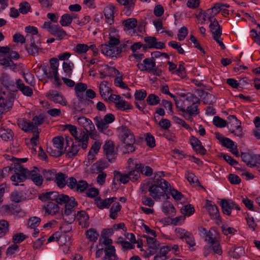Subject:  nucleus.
Instances as JSON below:
<instances>
[{"label": "nucleus", "instance_id": "obj_1", "mask_svg": "<svg viewBox=\"0 0 260 260\" xmlns=\"http://www.w3.org/2000/svg\"><path fill=\"white\" fill-rule=\"evenodd\" d=\"M198 101V98L192 94H187L182 103L176 100L177 108L184 113V117L189 121H192V116H195L199 113L198 106L196 102Z\"/></svg>", "mask_w": 260, "mask_h": 260}, {"label": "nucleus", "instance_id": "obj_2", "mask_svg": "<svg viewBox=\"0 0 260 260\" xmlns=\"http://www.w3.org/2000/svg\"><path fill=\"white\" fill-rule=\"evenodd\" d=\"M117 131L119 133V138L124 144L122 148V152L126 154L134 152L136 150L134 146L136 140L133 133L123 125L118 127Z\"/></svg>", "mask_w": 260, "mask_h": 260}, {"label": "nucleus", "instance_id": "obj_3", "mask_svg": "<svg viewBox=\"0 0 260 260\" xmlns=\"http://www.w3.org/2000/svg\"><path fill=\"white\" fill-rule=\"evenodd\" d=\"M169 186L170 184L168 181L160 177L156 178L155 176L149 187L150 196L155 201L159 200L161 197L164 196L169 191Z\"/></svg>", "mask_w": 260, "mask_h": 260}, {"label": "nucleus", "instance_id": "obj_4", "mask_svg": "<svg viewBox=\"0 0 260 260\" xmlns=\"http://www.w3.org/2000/svg\"><path fill=\"white\" fill-rule=\"evenodd\" d=\"M15 169V174L11 176V180L15 186L18 185L19 183L23 182L26 178L31 179L39 175V170L36 167L29 171L22 165H17Z\"/></svg>", "mask_w": 260, "mask_h": 260}, {"label": "nucleus", "instance_id": "obj_5", "mask_svg": "<svg viewBox=\"0 0 260 260\" xmlns=\"http://www.w3.org/2000/svg\"><path fill=\"white\" fill-rule=\"evenodd\" d=\"M44 120V117L42 115H39L33 118L32 122H27L24 119H19L17 124L19 127L25 132L35 133L39 132L38 127L43 123Z\"/></svg>", "mask_w": 260, "mask_h": 260}, {"label": "nucleus", "instance_id": "obj_6", "mask_svg": "<svg viewBox=\"0 0 260 260\" xmlns=\"http://www.w3.org/2000/svg\"><path fill=\"white\" fill-rule=\"evenodd\" d=\"M93 120L99 131L105 133L109 127V124L115 120V116L112 113H108L105 115L103 119L96 116L93 118Z\"/></svg>", "mask_w": 260, "mask_h": 260}, {"label": "nucleus", "instance_id": "obj_7", "mask_svg": "<svg viewBox=\"0 0 260 260\" xmlns=\"http://www.w3.org/2000/svg\"><path fill=\"white\" fill-rule=\"evenodd\" d=\"M26 37L27 43L25 45V49L27 53L30 55H38L39 51L41 50L39 39H35V37H34L32 35L26 36Z\"/></svg>", "mask_w": 260, "mask_h": 260}, {"label": "nucleus", "instance_id": "obj_8", "mask_svg": "<svg viewBox=\"0 0 260 260\" xmlns=\"http://www.w3.org/2000/svg\"><path fill=\"white\" fill-rule=\"evenodd\" d=\"M13 103L14 98L10 93L7 95L4 92L0 93V114L10 110Z\"/></svg>", "mask_w": 260, "mask_h": 260}, {"label": "nucleus", "instance_id": "obj_9", "mask_svg": "<svg viewBox=\"0 0 260 260\" xmlns=\"http://www.w3.org/2000/svg\"><path fill=\"white\" fill-rule=\"evenodd\" d=\"M53 146L56 149L53 150L51 147L47 148V152L51 155L55 157L61 156L63 153L64 139L62 137H56L53 138Z\"/></svg>", "mask_w": 260, "mask_h": 260}, {"label": "nucleus", "instance_id": "obj_10", "mask_svg": "<svg viewBox=\"0 0 260 260\" xmlns=\"http://www.w3.org/2000/svg\"><path fill=\"white\" fill-rule=\"evenodd\" d=\"M209 27L214 40L216 41L222 49H224L225 47L222 41V40L220 38L222 34V30L218 22L216 19H214L213 21L210 23Z\"/></svg>", "mask_w": 260, "mask_h": 260}, {"label": "nucleus", "instance_id": "obj_11", "mask_svg": "<svg viewBox=\"0 0 260 260\" xmlns=\"http://www.w3.org/2000/svg\"><path fill=\"white\" fill-rule=\"evenodd\" d=\"M65 204L64 208V214L66 216H72L71 219L74 220L75 218V213L74 211V208L78 205L77 202L76 201L74 197L69 198L63 201V204Z\"/></svg>", "mask_w": 260, "mask_h": 260}, {"label": "nucleus", "instance_id": "obj_12", "mask_svg": "<svg viewBox=\"0 0 260 260\" xmlns=\"http://www.w3.org/2000/svg\"><path fill=\"white\" fill-rule=\"evenodd\" d=\"M105 154L109 161L113 162L116 158L117 153L115 151L114 145L112 141H108L103 146Z\"/></svg>", "mask_w": 260, "mask_h": 260}, {"label": "nucleus", "instance_id": "obj_13", "mask_svg": "<svg viewBox=\"0 0 260 260\" xmlns=\"http://www.w3.org/2000/svg\"><path fill=\"white\" fill-rule=\"evenodd\" d=\"M46 96L55 103L60 104L62 106H66L67 104V102L62 94L56 90H49L46 93Z\"/></svg>", "mask_w": 260, "mask_h": 260}, {"label": "nucleus", "instance_id": "obj_14", "mask_svg": "<svg viewBox=\"0 0 260 260\" xmlns=\"http://www.w3.org/2000/svg\"><path fill=\"white\" fill-rule=\"evenodd\" d=\"M241 158L242 160L250 167H253L257 164H260V155L242 153Z\"/></svg>", "mask_w": 260, "mask_h": 260}, {"label": "nucleus", "instance_id": "obj_15", "mask_svg": "<svg viewBox=\"0 0 260 260\" xmlns=\"http://www.w3.org/2000/svg\"><path fill=\"white\" fill-rule=\"evenodd\" d=\"M143 237L146 239L148 249L146 250L147 256L154 254L159 248V244L156 240L147 235H144Z\"/></svg>", "mask_w": 260, "mask_h": 260}, {"label": "nucleus", "instance_id": "obj_16", "mask_svg": "<svg viewBox=\"0 0 260 260\" xmlns=\"http://www.w3.org/2000/svg\"><path fill=\"white\" fill-rule=\"evenodd\" d=\"M50 64L49 71L48 72L46 68L43 69V71L48 78L52 79L53 77L58 75V68L59 63L56 58H52L50 60Z\"/></svg>", "mask_w": 260, "mask_h": 260}, {"label": "nucleus", "instance_id": "obj_17", "mask_svg": "<svg viewBox=\"0 0 260 260\" xmlns=\"http://www.w3.org/2000/svg\"><path fill=\"white\" fill-rule=\"evenodd\" d=\"M100 49L103 54L112 58L116 57L117 55L120 53V50H118L116 46L103 44L100 46Z\"/></svg>", "mask_w": 260, "mask_h": 260}, {"label": "nucleus", "instance_id": "obj_18", "mask_svg": "<svg viewBox=\"0 0 260 260\" xmlns=\"http://www.w3.org/2000/svg\"><path fill=\"white\" fill-rule=\"evenodd\" d=\"M104 168L101 162H98L92 166V170L93 172L95 173V171L97 172L96 173L99 172L96 177V181L100 185H103L105 183L107 176L106 173L102 171Z\"/></svg>", "mask_w": 260, "mask_h": 260}, {"label": "nucleus", "instance_id": "obj_19", "mask_svg": "<svg viewBox=\"0 0 260 260\" xmlns=\"http://www.w3.org/2000/svg\"><path fill=\"white\" fill-rule=\"evenodd\" d=\"M75 139L81 144L82 149H85L87 148L88 142V134L87 131L79 129Z\"/></svg>", "mask_w": 260, "mask_h": 260}, {"label": "nucleus", "instance_id": "obj_20", "mask_svg": "<svg viewBox=\"0 0 260 260\" xmlns=\"http://www.w3.org/2000/svg\"><path fill=\"white\" fill-rule=\"evenodd\" d=\"M144 41L149 48L161 49L165 47V43L161 42H157L156 38L154 37H146L144 38Z\"/></svg>", "mask_w": 260, "mask_h": 260}, {"label": "nucleus", "instance_id": "obj_21", "mask_svg": "<svg viewBox=\"0 0 260 260\" xmlns=\"http://www.w3.org/2000/svg\"><path fill=\"white\" fill-rule=\"evenodd\" d=\"M155 62L153 58H145L143 63H139L137 67L141 71H147L150 73L153 70V69L155 67Z\"/></svg>", "mask_w": 260, "mask_h": 260}, {"label": "nucleus", "instance_id": "obj_22", "mask_svg": "<svg viewBox=\"0 0 260 260\" xmlns=\"http://www.w3.org/2000/svg\"><path fill=\"white\" fill-rule=\"evenodd\" d=\"M190 144L197 153L202 155H204L206 153V150L202 145L201 142L195 137L191 136Z\"/></svg>", "mask_w": 260, "mask_h": 260}, {"label": "nucleus", "instance_id": "obj_23", "mask_svg": "<svg viewBox=\"0 0 260 260\" xmlns=\"http://www.w3.org/2000/svg\"><path fill=\"white\" fill-rule=\"evenodd\" d=\"M76 119L78 124L82 126L84 128L83 130H85V131L91 130V128L94 126L92 121L85 117H79Z\"/></svg>", "mask_w": 260, "mask_h": 260}, {"label": "nucleus", "instance_id": "obj_24", "mask_svg": "<svg viewBox=\"0 0 260 260\" xmlns=\"http://www.w3.org/2000/svg\"><path fill=\"white\" fill-rule=\"evenodd\" d=\"M206 208L209 215L213 219H219V213L217 207L215 204H212L210 201H207L206 203Z\"/></svg>", "mask_w": 260, "mask_h": 260}, {"label": "nucleus", "instance_id": "obj_25", "mask_svg": "<svg viewBox=\"0 0 260 260\" xmlns=\"http://www.w3.org/2000/svg\"><path fill=\"white\" fill-rule=\"evenodd\" d=\"M116 198L113 197L102 200L101 198H96L95 203L96 206L101 209L108 208L110 205L115 201Z\"/></svg>", "mask_w": 260, "mask_h": 260}, {"label": "nucleus", "instance_id": "obj_26", "mask_svg": "<svg viewBox=\"0 0 260 260\" xmlns=\"http://www.w3.org/2000/svg\"><path fill=\"white\" fill-rule=\"evenodd\" d=\"M77 218L79 221V223L83 228H87L89 226V217L86 212L84 211L78 212L77 214Z\"/></svg>", "mask_w": 260, "mask_h": 260}, {"label": "nucleus", "instance_id": "obj_27", "mask_svg": "<svg viewBox=\"0 0 260 260\" xmlns=\"http://www.w3.org/2000/svg\"><path fill=\"white\" fill-rule=\"evenodd\" d=\"M43 208L45 210V214L52 215L58 213L59 210L58 206L52 202H48Z\"/></svg>", "mask_w": 260, "mask_h": 260}, {"label": "nucleus", "instance_id": "obj_28", "mask_svg": "<svg viewBox=\"0 0 260 260\" xmlns=\"http://www.w3.org/2000/svg\"><path fill=\"white\" fill-rule=\"evenodd\" d=\"M17 88L21 91L22 93L28 96H30L32 94V90L29 86H25L22 81L18 79L16 82Z\"/></svg>", "mask_w": 260, "mask_h": 260}, {"label": "nucleus", "instance_id": "obj_29", "mask_svg": "<svg viewBox=\"0 0 260 260\" xmlns=\"http://www.w3.org/2000/svg\"><path fill=\"white\" fill-rule=\"evenodd\" d=\"M114 6L110 5L104 9V14L106 22L109 24H112L114 22Z\"/></svg>", "mask_w": 260, "mask_h": 260}, {"label": "nucleus", "instance_id": "obj_30", "mask_svg": "<svg viewBox=\"0 0 260 260\" xmlns=\"http://www.w3.org/2000/svg\"><path fill=\"white\" fill-rule=\"evenodd\" d=\"M119 3L124 6L123 10L124 13L127 15H129L132 10L133 9L135 0H117Z\"/></svg>", "mask_w": 260, "mask_h": 260}, {"label": "nucleus", "instance_id": "obj_31", "mask_svg": "<svg viewBox=\"0 0 260 260\" xmlns=\"http://www.w3.org/2000/svg\"><path fill=\"white\" fill-rule=\"evenodd\" d=\"M50 200L54 201L56 203L62 204L63 201L68 199V196L64 194H59L57 192H50Z\"/></svg>", "mask_w": 260, "mask_h": 260}, {"label": "nucleus", "instance_id": "obj_32", "mask_svg": "<svg viewBox=\"0 0 260 260\" xmlns=\"http://www.w3.org/2000/svg\"><path fill=\"white\" fill-rule=\"evenodd\" d=\"M105 255L103 260H117L115 249L114 246L106 247L105 249Z\"/></svg>", "mask_w": 260, "mask_h": 260}, {"label": "nucleus", "instance_id": "obj_33", "mask_svg": "<svg viewBox=\"0 0 260 260\" xmlns=\"http://www.w3.org/2000/svg\"><path fill=\"white\" fill-rule=\"evenodd\" d=\"M74 68V63L71 61H64L62 63V69L65 77L70 78Z\"/></svg>", "mask_w": 260, "mask_h": 260}, {"label": "nucleus", "instance_id": "obj_34", "mask_svg": "<svg viewBox=\"0 0 260 260\" xmlns=\"http://www.w3.org/2000/svg\"><path fill=\"white\" fill-rule=\"evenodd\" d=\"M114 178L113 179V183L116 184V181H120V182L126 184L129 180L128 174H121L120 172L117 171L114 172Z\"/></svg>", "mask_w": 260, "mask_h": 260}, {"label": "nucleus", "instance_id": "obj_35", "mask_svg": "<svg viewBox=\"0 0 260 260\" xmlns=\"http://www.w3.org/2000/svg\"><path fill=\"white\" fill-rule=\"evenodd\" d=\"M66 175L61 172H59L56 173L54 179L58 187L63 188L66 184Z\"/></svg>", "mask_w": 260, "mask_h": 260}, {"label": "nucleus", "instance_id": "obj_36", "mask_svg": "<svg viewBox=\"0 0 260 260\" xmlns=\"http://www.w3.org/2000/svg\"><path fill=\"white\" fill-rule=\"evenodd\" d=\"M101 143L99 141H95L92 145L88 154V157L89 159H94V156L96 154L101 148Z\"/></svg>", "mask_w": 260, "mask_h": 260}, {"label": "nucleus", "instance_id": "obj_37", "mask_svg": "<svg viewBox=\"0 0 260 260\" xmlns=\"http://www.w3.org/2000/svg\"><path fill=\"white\" fill-rule=\"evenodd\" d=\"M162 211L167 215L169 216H174L175 214V209L172 204L169 202L164 203L162 207Z\"/></svg>", "mask_w": 260, "mask_h": 260}, {"label": "nucleus", "instance_id": "obj_38", "mask_svg": "<svg viewBox=\"0 0 260 260\" xmlns=\"http://www.w3.org/2000/svg\"><path fill=\"white\" fill-rule=\"evenodd\" d=\"M128 167L129 170H138L140 171L142 167V164L137 159H133L130 158L127 161Z\"/></svg>", "mask_w": 260, "mask_h": 260}, {"label": "nucleus", "instance_id": "obj_39", "mask_svg": "<svg viewBox=\"0 0 260 260\" xmlns=\"http://www.w3.org/2000/svg\"><path fill=\"white\" fill-rule=\"evenodd\" d=\"M124 29L130 30L135 28L137 25V20L136 18H131L122 21Z\"/></svg>", "mask_w": 260, "mask_h": 260}, {"label": "nucleus", "instance_id": "obj_40", "mask_svg": "<svg viewBox=\"0 0 260 260\" xmlns=\"http://www.w3.org/2000/svg\"><path fill=\"white\" fill-rule=\"evenodd\" d=\"M50 34L57 37L59 40L62 39L67 35L66 32L63 29L56 25H53Z\"/></svg>", "mask_w": 260, "mask_h": 260}, {"label": "nucleus", "instance_id": "obj_41", "mask_svg": "<svg viewBox=\"0 0 260 260\" xmlns=\"http://www.w3.org/2000/svg\"><path fill=\"white\" fill-rule=\"evenodd\" d=\"M215 16L214 14L213 13L212 11H211L210 9H208L204 13H200L199 14L198 17H202V19L204 21L208 20L210 22H213V18Z\"/></svg>", "mask_w": 260, "mask_h": 260}, {"label": "nucleus", "instance_id": "obj_42", "mask_svg": "<svg viewBox=\"0 0 260 260\" xmlns=\"http://www.w3.org/2000/svg\"><path fill=\"white\" fill-rule=\"evenodd\" d=\"M111 91V88L108 86V82L104 81L100 85V93L101 95L104 98L109 94Z\"/></svg>", "mask_w": 260, "mask_h": 260}, {"label": "nucleus", "instance_id": "obj_43", "mask_svg": "<svg viewBox=\"0 0 260 260\" xmlns=\"http://www.w3.org/2000/svg\"><path fill=\"white\" fill-rule=\"evenodd\" d=\"M0 64L5 68H10L12 70H15L16 68V64L14 63L12 59L8 58H3L0 59Z\"/></svg>", "mask_w": 260, "mask_h": 260}, {"label": "nucleus", "instance_id": "obj_44", "mask_svg": "<svg viewBox=\"0 0 260 260\" xmlns=\"http://www.w3.org/2000/svg\"><path fill=\"white\" fill-rule=\"evenodd\" d=\"M86 235L87 238L90 241L92 242H95L98 237H99V233L94 229H90L87 230L86 232Z\"/></svg>", "mask_w": 260, "mask_h": 260}, {"label": "nucleus", "instance_id": "obj_45", "mask_svg": "<svg viewBox=\"0 0 260 260\" xmlns=\"http://www.w3.org/2000/svg\"><path fill=\"white\" fill-rule=\"evenodd\" d=\"M229 253L232 257L235 258H238L244 254V251L242 247H239L235 248L233 249H231Z\"/></svg>", "mask_w": 260, "mask_h": 260}, {"label": "nucleus", "instance_id": "obj_46", "mask_svg": "<svg viewBox=\"0 0 260 260\" xmlns=\"http://www.w3.org/2000/svg\"><path fill=\"white\" fill-rule=\"evenodd\" d=\"M41 222L39 217L34 216L30 218L27 221V226L30 229L37 228Z\"/></svg>", "mask_w": 260, "mask_h": 260}, {"label": "nucleus", "instance_id": "obj_47", "mask_svg": "<svg viewBox=\"0 0 260 260\" xmlns=\"http://www.w3.org/2000/svg\"><path fill=\"white\" fill-rule=\"evenodd\" d=\"M121 209V206L118 203H116L113 205L110 209V217L113 219L116 218L117 216V213L120 211Z\"/></svg>", "mask_w": 260, "mask_h": 260}, {"label": "nucleus", "instance_id": "obj_48", "mask_svg": "<svg viewBox=\"0 0 260 260\" xmlns=\"http://www.w3.org/2000/svg\"><path fill=\"white\" fill-rule=\"evenodd\" d=\"M180 211L184 215L190 216L194 212V207L190 204L183 206Z\"/></svg>", "mask_w": 260, "mask_h": 260}, {"label": "nucleus", "instance_id": "obj_49", "mask_svg": "<svg viewBox=\"0 0 260 260\" xmlns=\"http://www.w3.org/2000/svg\"><path fill=\"white\" fill-rule=\"evenodd\" d=\"M9 231V223L5 220H0V238L4 236Z\"/></svg>", "mask_w": 260, "mask_h": 260}, {"label": "nucleus", "instance_id": "obj_50", "mask_svg": "<svg viewBox=\"0 0 260 260\" xmlns=\"http://www.w3.org/2000/svg\"><path fill=\"white\" fill-rule=\"evenodd\" d=\"M73 17L68 14H63L60 20V23L62 26H69L72 21Z\"/></svg>", "mask_w": 260, "mask_h": 260}, {"label": "nucleus", "instance_id": "obj_51", "mask_svg": "<svg viewBox=\"0 0 260 260\" xmlns=\"http://www.w3.org/2000/svg\"><path fill=\"white\" fill-rule=\"evenodd\" d=\"M115 105L118 109L121 110L130 109L132 108L131 105L124 100H122L121 98L117 102H116V104Z\"/></svg>", "mask_w": 260, "mask_h": 260}, {"label": "nucleus", "instance_id": "obj_52", "mask_svg": "<svg viewBox=\"0 0 260 260\" xmlns=\"http://www.w3.org/2000/svg\"><path fill=\"white\" fill-rule=\"evenodd\" d=\"M146 101L149 105L153 106L157 105L160 102V99L158 96L152 93L148 95Z\"/></svg>", "mask_w": 260, "mask_h": 260}, {"label": "nucleus", "instance_id": "obj_53", "mask_svg": "<svg viewBox=\"0 0 260 260\" xmlns=\"http://www.w3.org/2000/svg\"><path fill=\"white\" fill-rule=\"evenodd\" d=\"M42 174L44 175V178L48 181L53 180L54 179L56 175V172L54 170H43Z\"/></svg>", "mask_w": 260, "mask_h": 260}, {"label": "nucleus", "instance_id": "obj_54", "mask_svg": "<svg viewBox=\"0 0 260 260\" xmlns=\"http://www.w3.org/2000/svg\"><path fill=\"white\" fill-rule=\"evenodd\" d=\"M10 198L12 202L19 203L22 201L23 196L21 193L15 190L11 193Z\"/></svg>", "mask_w": 260, "mask_h": 260}, {"label": "nucleus", "instance_id": "obj_55", "mask_svg": "<svg viewBox=\"0 0 260 260\" xmlns=\"http://www.w3.org/2000/svg\"><path fill=\"white\" fill-rule=\"evenodd\" d=\"M88 183L86 181L81 180L78 182L75 190L80 192H83L88 187Z\"/></svg>", "mask_w": 260, "mask_h": 260}, {"label": "nucleus", "instance_id": "obj_56", "mask_svg": "<svg viewBox=\"0 0 260 260\" xmlns=\"http://www.w3.org/2000/svg\"><path fill=\"white\" fill-rule=\"evenodd\" d=\"M213 123L216 126L221 128L225 127L226 124V121L225 120L217 116L213 118Z\"/></svg>", "mask_w": 260, "mask_h": 260}, {"label": "nucleus", "instance_id": "obj_57", "mask_svg": "<svg viewBox=\"0 0 260 260\" xmlns=\"http://www.w3.org/2000/svg\"><path fill=\"white\" fill-rule=\"evenodd\" d=\"M25 31L27 33L26 36L32 35L34 37H35V39H38L39 38L37 36L38 31L37 27L35 26H28L25 28Z\"/></svg>", "mask_w": 260, "mask_h": 260}, {"label": "nucleus", "instance_id": "obj_58", "mask_svg": "<svg viewBox=\"0 0 260 260\" xmlns=\"http://www.w3.org/2000/svg\"><path fill=\"white\" fill-rule=\"evenodd\" d=\"M80 144L73 143L71 148L69 149L68 155L69 157H71L76 155L79 150Z\"/></svg>", "mask_w": 260, "mask_h": 260}, {"label": "nucleus", "instance_id": "obj_59", "mask_svg": "<svg viewBox=\"0 0 260 260\" xmlns=\"http://www.w3.org/2000/svg\"><path fill=\"white\" fill-rule=\"evenodd\" d=\"M169 191H170L172 197L176 200H180L183 197V195L181 192L178 191L177 190L174 188H171L170 185L169 187Z\"/></svg>", "mask_w": 260, "mask_h": 260}, {"label": "nucleus", "instance_id": "obj_60", "mask_svg": "<svg viewBox=\"0 0 260 260\" xmlns=\"http://www.w3.org/2000/svg\"><path fill=\"white\" fill-rule=\"evenodd\" d=\"M226 203H229L228 200H222L220 202V205L221 206L223 213L226 215H230L231 213V209L229 206L224 205Z\"/></svg>", "mask_w": 260, "mask_h": 260}, {"label": "nucleus", "instance_id": "obj_61", "mask_svg": "<svg viewBox=\"0 0 260 260\" xmlns=\"http://www.w3.org/2000/svg\"><path fill=\"white\" fill-rule=\"evenodd\" d=\"M13 41L16 43H20L21 44H23L24 43H27V37L26 36L24 37L21 34L19 33L15 34L13 36Z\"/></svg>", "mask_w": 260, "mask_h": 260}, {"label": "nucleus", "instance_id": "obj_62", "mask_svg": "<svg viewBox=\"0 0 260 260\" xmlns=\"http://www.w3.org/2000/svg\"><path fill=\"white\" fill-rule=\"evenodd\" d=\"M188 34L187 29L186 27L183 26L179 29L178 33V38L180 41H183L186 37Z\"/></svg>", "mask_w": 260, "mask_h": 260}, {"label": "nucleus", "instance_id": "obj_63", "mask_svg": "<svg viewBox=\"0 0 260 260\" xmlns=\"http://www.w3.org/2000/svg\"><path fill=\"white\" fill-rule=\"evenodd\" d=\"M169 45L174 49L177 50L179 53L184 54V51L181 46V44L176 41H171L169 43Z\"/></svg>", "mask_w": 260, "mask_h": 260}, {"label": "nucleus", "instance_id": "obj_64", "mask_svg": "<svg viewBox=\"0 0 260 260\" xmlns=\"http://www.w3.org/2000/svg\"><path fill=\"white\" fill-rule=\"evenodd\" d=\"M186 176L187 180L190 183L192 184H194L195 185H197L199 183L198 181V179L194 175V174L192 173L187 172L186 174Z\"/></svg>", "mask_w": 260, "mask_h": 260}]
</instances>
